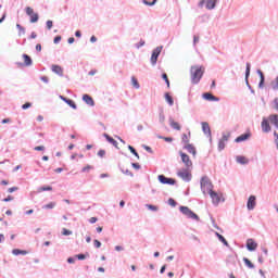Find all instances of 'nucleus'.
<instances>
[{"instance_id":"nucleus-16","label":"nucleus","mask_w":278,"mask_h":278,"mask_svg":"<svg viewBox=\"0 0 278 278\" xmlns=\"http://www.w3.org/2000/svg\"><path fill=\"white\" fill-rule=\"evenodd\" d=\"M247 249H248V251H255V249H257V243L254 242L253 239H248Z\"/></svg>"},{"instance_id":"nucleus-36","label":"nucleus","mask_w":278,"mask_h":278,"mask_svg":"<svg viewBox=\"0 0 278 278\" xmlns=\"http://www.w3.org/2000/svg\"><path fill=\"white\" fill-rule=\"evenodd\" d=\"M55 207V202H50L43 206V210H53Z\"/></svg>"},{"instance_id":"nucleus-48","label":"nucleus","mask_w":278,"mask_h":278,"mask_svg":"<svg viewBox=\"0 0 278 278\" xmlns=\"http://www.w3.org/2000/svg\"><path fill=\"white\" fill-rule=\"evenodd\" d=\"M46 25L48 29H51V27H53V21L51 20L47 21Z\"/></svg>"},{"instance_id":"nucleus-60","label":"nucleus","mask_w":278,"mask_h":278,"mask_svg":"<svg viewBox=\"0 0 278 278\" xmlns=\"http://www.w3.org/2000/svg\"><path fill=\"white\" fill-rule=\"evenodd\" d=\"M199 42V36H193V45H197Z\"/></svg>"},{"instance_id":"nucleus-50","label":"nucleus","mask_w":278,"mask_h":278,"mask_svg":"<svg viewBox=\"0 0 278 278\" xmlns=\"http://www.w3.org/2000/svg\"><path fill=\"white\" fill-rule=\"evenodd\" d=\"M4 203H8L10 201H14V198L12 195H8V198L3 199Z\"/></svg>"},{"instance_id":"nucleus-55","label":"nucleus","mask_w":278,"mask_h":278,"mask_svg":"<svg viewBox=\"0 0 278 278\" xmlns=\"http://www.w3.org/2000/svg\"><path fill=\"white\" fill-rule=\"evenodd\" d=\"M62 40V37L61 36H56L54 38V45H58V42H60Z\"/></svg>"},{"instance_id":"nucleus-44","label":"nucleus","mask_w":278,"mask_h":278,"mask_svg":"<svg viewBox=\"0 0 278 278\" xmlns=\"http://www.w3.org/2000/svg\"><path fill=\"white\" fill-rule=\"evenodd\" d=\"M93 245L96 247V249H101V241L99 240H93Z\"/></svg>"},{"instance_id":"nucleus-15","label":"nucleus","mask_w":278,"mask_h":278,"mask_svg":"<svg viewBox=\"0 0 278 278\" xmlns=\"http://www.w3.org/2000/svg\"><path fill=\"white\" fill-rule=\"evenodd\" d=\"M251 138V131H248L235 139V142H244L245 140H249Z\"/></svg>"},{"instance_id":"nucleus-23","label":"nucleus","mask_w":278,"mask_h":278,"mask_svg":"<svg viewBox=\"0 0 278 278\" xmlns=\"http://www.w3.org/2000/svg\"><path fill=\"white\" fill-rule=\"evenodd\" d=\"M104 137L106 138L108 142H110L111 144H113V147L118 149V142L114 138L110 137V135H104Z\"/></svg>"},{"instance_id":"nucleus-38","label":"nucleus","mask_w":278,"mask_h":278,"mask_svg":"<svg viewBox=\"0 0 278 278\" xmlns=\"http://www.w3.org/2000/svg\"><path fill=\"white\" fill-rule=\"evenodd\" d=\"M157 138L160 140H165V142H173V138L172 137H162V136H157Z\"/></svg>"},{"instance_id":"nucleus-4","label":"nucleus","mask_w":278,"mask_h":278,"mask_svg":"<svg viewBox=\"0 0 278 278\" xmlns=\"http://www.w3.org/2000/svg\"><path fill=\"white\" fill-rule=\"evenodd\" d=\"M177 175H178V177H180V179H182V181H191L192 180V172H190V167L179 169Z\"/></svg>"},{"instance_id":"nucleus-33","label":"nucleus","mask_w":278,"mask_h":278,"mask_svg":"<svg viewBox=\"0 0 278 278\" xmlns=\"http://www.w3.org/2000/svg\"><path fill=\"white\" fill-rule=\"evenodd\" d=\"M273 90H278V76L271 81Z\"/></svg>"},{"instance_id":"nucleus-8","label":"nucleus","mask_w":278,"mask_h":278,"mask_svg":"<svg viewBox=\"0 0 278 278\" xmlns=\"http://www.w3.org/2000/svg\"><path fill=\"white\" fill-rule=\"evenodd\" d=\"M208 194H210V197L212 199V203H214V205H218V203H220V201L223 200V193H218L216 191H212Z\"/></svg>"},{"instance_id":"nucleus-57","label":"nucleus","mask_w":278,"mask_h":278,"mask_svg":"<svg viewBox=\"0 0 278 278\" xmlns=\"http://www.w3.org/2000/svg\"><path fill=\"white\" fill-rule=\"evenodd\" d=\"M76 257H77V260H86V255L85 254H78Z\"/></svg>"},{"instance_id":"nucleus-31","label":"nucleus","mask_w":278,"mask_h":278,"mask_svg":"<svg viewBox=\"0 0 278 278\" xmlns=\"http://www.w3.org/2000/svg\"><path fill=\"white\" fill-rule=\"evenodd\" d=\"M51 190H53V187H51V186L38 188V192H47V191H51Z\"/></svg>"},{"instance_id":"nucleus-45","label":"nucleus","mask_w":278,"mask_h":278,"mask_svg":"<svg viewBox=\"0 0 278 278\" xmlns=\"http://www.w3.org/2000/svg\"><path fill=\"white\" fill-rule=\"evenodd\" d=\"M28 108H31V102H26L22 105V110H28Z\"/></svg>"},{"instance_id":"nucleus-1","label":"nucleus","mask_w":278,"mask_h":278,"mask_svg":"<svg viewBox=\"0 0 278 278\" xmlns=\"http://www.w3.org/2000/svg\"><path fill=\"white\" fill-rule=\"evenodd\" d=\"M270 124L274 125L278 129V114H271L268 118L263 117L261 123L262 131L264 134H268L271 130Z\"/></svg>"},{"instance_id":"nucleus-47","label":"nucleus","mask_w":278,"mask_h":278,"mask_svg":"<svg viewBox=\"0 0 278 278\" xmlns=\"http://www.w3.org/2000/svg\"><path fill=\"white\" fill-rule=\"evenodd\" d=\"M17 29H20V34L25 35V28H23V26H21V24H16Z\"/></svg>"},{"instance_id":"nucleus-64","label":"nucleus","mask_w":278,"mask_h":278,"mask_svg":"<svg viewBox=\"0 0 278 278\" xmlns=\"http://www.w3.org/2000/svg\"><path fill=\"white\" fill-rule=\"evenodd\" d=\"M115 251H123V247L116 245V247H115Z\"/></svg>"},{"instance_id":"nucleus-46","label":"nucleus","mask_w":278,"mask_h":278,"mask_svg":"<svg viewBox=\"0 0 278 278\" xmlns=\"http://www.w3.org/2000/svg\"><path fill=\"white\" fill-rule=\"evenodd\" d=\"M168 204L172 205V207H175L177 205V202L173 198H170L168 200Z\"/></svg>"},{"instance_id":"nucleus-59","label":"nucleus","mask_w":278,"mask_h":278,"mask_svg":"<svg viewBox=\"0 0 278 278\" xmlns=\"http://www.w3.org/2000/svg\"><path fill=\"white\" fill-rule=\"evenodd\" d=\"M36 51H42V45L37 43L36 45Z\"/></svg>"},{"instance_id":"nucleus-30","label":"nucleus","mask_w":278,"mask_h":278,"mask_svg":"<svg viewBox=\"0 0 278 278\" xmlns=\"http://www.w3.org/2000/svg\"><path fill=\"white\" fill-rule=\"evenodd\" d=\"M131 84L134 88H136L137 90L140 88V84L138 83V79L136 78V76L131 77Z\"/></svg>"},{"instance_id":"nucleus-20","label":"nucleus","mask_w":278,"mask_h":278,"mask_svg":"<svg viewBox=\"0 0 278 278\" xmlns=\"http://www.w3.org/2000/svg\"><path fill=\"white\" fill-rule=\"evenodd\" d=\"M83 101H85V103H87V105H94V100L89 94H84Z\"/></svg>"},{"instance_id":"nucleus-42","label":"nucleus","mask_w":278,"mask_h":278,"mask_svg":"<svg viewBox=\"0 0 278 278\" xmlns=\"http://www.w3.org/2000/svg\"><path fill=\"white\" fill-rule=\"evenodd\" d=\"M148 210H151L152 212H157V206L153 204H147Z\"/></svg>"},{"instance_id":"nucleus-9","label":"nucleus","mask_w":278,"mask_h":278,"mask_svg":"<svg viewBox=\"0 0 278 278\" xmlns=\"http://www.w3.org/2000/svg\"><path fill=\"white\" fill-rule=\"evenodd\" d=\"M26 14L30 17V23H38V13H35L30 7L26 8Z\"/></svg>"},{"instance_id":"nucleus-13","label":"nucleus","mask_w":278,"mask_h":278,"mask_svg":"<svg viewBox=\"0 0 278 278\" xmlns=\"http://www.w3.org/2000/svg\"><path fill=\"white\" fill-rule=\"evenodd\" d=\"M51 71L52 73H55V75H59L60 77L64 76V70L60 65H52Z\"/></svg>"},{"instance_id":"nucleus-56","label":"nucleus","mask_w":278,"mask_h":278,"mask_svg":"<svg viewBox=\"0 0 278 278\" xmlns=\"http://www.w3.org/2000/svg\"><path fill=\"white\" fill-rule=\"evenodd\" d=\"M132 168H136V170H140V164L132 163Z\"/></svg>"},{"instance_id":"nucleus-39","label":"nucleus","mask_w":278,"mask_h":278,"mask_svg":"<svg viewBox=\"0 0 278 278\" xmlns=\"http://www.w3.org/2000/svg\"><path fill=\"white\" fill-rule=\"evenodd\" d=\"M229 138H231V134L228 132L226 135H223L220 140L224 141V142H228Z\"/></svg>"},{"instance_id":"nucleus-61","label":"nucleus","mask_w":278,"mask_h":278,"mask_svg":"<svg viewBox=\"0 0 278 278\" xmlns=\"http://www.w3.org/2000/svg\"><path fill=\"white\" fill-rule=\"evenodd\" d=\"M37 121H38L39 123H42V122L45 121V117H43L42 115H39V116L37 117Z\"/></svg>"},{"instance_id":"nucleus-3","label":"nucleus","mask_w":278,"mask_h":278,"mask_svg":"<svg viewBox=\"0 0 278 278\" xmlns=\"http://www.w3.org/2000/svg\"><path fill=\"white\" fill-rule=\"evenodd\" d=\"M201 190L203 194H210L212 191H214V185H212V181L207 176H204L201 178Z\"/></svg>"},{"instance_id":"nucleus-29","label":"nucleus","mask_w":278,"mask_h":278,"mask_svg":"<svg viewBox=\"0 0 278 278\" xmlns=\"http://www.w3.org/2000/svg\"><path fill=\"white\" fill-rule=\"evenodd\" d=\"M216 236H217L218 240H219L220 242H223V244H225V247H228V245H229V243L227 242V239H225V237H223V235H220V233L217 232Z\"/></svg>"},{"instance_id":"nucleus-49","label":"nucleus","mask_w":278,"mask_h":278,"mask_svg":"<svg viewBox=\"0 0 278 278\" xmlns=\"http://www.w3.org/2000/svg\"><path fill=\"white\" fill-rule=\"evenodd\" d=\"M40 79H41V81H43V84H49V77L41 76Z\"/></svg>"},{"instance_id":"nucleus-10","label":"nucleus","mask_w":278,"mask_h":278,"mask_svg":"<svg viewBox=\"0 0 278 278\" xmlns=\"http://www.w3.org/2000/svg\"><path fill=\"white\" fill-rule=\"evenodd\" d=\"M159 181H161L164 185H168V186H175V179L173 178H166V176L164 175H159Z\"/></svg>"},{"instance_id":"nucleus-35","label":"nucleus","mask_w":278,"mask_h":278,"mask_svg":"<svg viewBox=\"0 0 278 278\" xmlns=\"http://www.w3.org/2000/svg\"><path fill=\"white\" fill-rule=\"evenodd\" d=\"M144 5H155L157 3V0H142Z\"/></svg>"},{"instance_id":"nucleus-11","label":"nucleus","mask_w":278,"mask_h":278,"mask_svg":"<svg viewBox=\"0 0 278 278\" xmlns=\"http://www.w3.org/2000/svg\"><path fill=\"white\" fill-rule=\"evenodd\" d=\"M24 63H17V66H31V56L28 54L22 55Z\"/></svg>"},{"instance_id":"nucleus-26","label":"nucleus","mask_w":278,"mask_h":278,"mask_svg":"<svg viewBox=\"0 0 278 278\" xmlns=\"http://www.w3.org/2000/svg\"><path fill=\"white\" fill-rule=\"evenodd\" d=\"M258 75H260V84H258V88H264V73L262 72V70L257 71Z\"/></svg>"},{"instance_id":"nucleus-53","label":"nucleus","mask_w":278,"mask_h":278,"mask_svg":"<svg viewBox=\"0 0 278 278\" xmlns=\"http://www.w3.org/2000/svg\"><path fill=\"white\" fill-rule=\"evenodd\" d=\"M16 190H18V187H11L8 189V192L12 193V192H16Z\"/></svg>"},{"instance_id":"nucleus-7","label":"nucleus","mask_w":278,"mask_h":278,"mask_svg":"<svg viewBox=\"0 0 278 278\" xmlns=\"http://www.w3.org/2000/svg\"><path fill=\"white\" fill-rule=\"evenodd\" d=\"M179 155L181 157L182 164H185L186 168H192V161L190 160V156L184 152H179Z\"/></svg>"},{"instance_id":"nucleus-25","label":"nucleus","mask_w":278,"mask_h":278,"mask_svg":"<svg viewBox=\"0 0 278 278\" xmlns=\"http://www.w3.org/2000/svg\"><path fill=\"white\" fill-rule=\"evenodd\" d=\"M190 136H191L190 132H188V135H186V134L182 135L181 140H182L185 146L190 144Z\"/></svg>"},{"instance_id":"nucleus-41","label":"nucleus","mask_w":278,"mask_h":278,"mask_svg":"<svg viewBox=\"0 0 278 278\" xmlns=\"http://www.w3.org/2000/svg\"><path fill=\"white\" fill-rule=\"evenodd\" d=\"M92 165H87V166H85V167H83V173H89V170H92Z\"/></svg>"},{"instance_id":"nucleus-51","label":"nucleus","mask_w":278,"mask_h":278,"mask_svg":"<svg viewBox=\"0 0 278 278\" xmlns=\"http://www.w3.org/2000/svg\"><path fill=\"white\" fill-rule=\"evenodd\" d=\"M34 149L35 151H45V146H37Z\"/></svg>"},{"instance_id":"nucleus-5","label":"nucleus","mask_w":278,"mask_h":278,"mask_svg":"<svg viewBox=\"0 0 278 278\" xmlns=\"http://www.w3.org/2000/svg\"><path fill=\"white\" fill-rule=\"evenodd\" d=\"M181 214L187 216V218H191L192 220H199V215H197L190 207L188 206H180L179 207Z\"/></svg>"},{"instance_id":"nucleus-28","label":"nucleus","mask_w":278,"mask_h":278,"mask_svg":"<svg viewBox=\"0 0 278 278\" xmlns=\"http://www.w3.org/2000/svg\"><path fill=\"white\" fill-rule=\"evenodd\" d=\"M165 100L168 103V105H174V103H175L170 93H165Z\"/></svg>"},{"instance_id":"nucleus-62","label":"nucleus","mask_w":278,"mask_h":278,"mask_svg":"<svg viewBox=\"0 0 278 278\" xmlns=\"http://www.w3.org/2000/svg\"><path fill=\"white\" fill-rule=\"evenodd\" d=\"M165 271H166V265H163V266L161 267V275H164Z\"/></svg>"},{"instance_id":"nucleus-27","label":"nucleus","mask_w":278,"mask_h":278,"mask_svg":"<svg viewBox=\"0 0 278 278\" xmlns=\"http://www.w3.org/2000/svg\"><path fill=\"white\" fill-rule=\"evenodd\" d=\"M13 255H27V251L25 250H18V249H14L12 251Z\"/></svg>"},{"instance_id":"nucleus-22","label":"nucleus","mask_w":278,"mask_h":278,"mask_svg":"<svg viewBox=\"0 0 278 278\" xmlns=\"http://www.w3.org/2000/svg\"><path fill=\"white\" fill-rule=\"evenodd\" d=\"M218 0H207L206 10H214Z\"/></svg>"},{"instance_id":"nucleus-18","label":"nucleus","mask_w":278,"mask_h":278,"mask_svg":"<svg viewBox=\"0 0 278 278\" xmlns=\"http://www.w3.org/2000/svg\"><path fill=\"white\" fill-rule=\"evenodd\" d=\"M169 125L173 129H176V131H181V125L178 122H175V119L169 118Z\"/></svg>"},{"instance_id":"nucleus-52","label":"nucleus","mask_w":278,"mask_h":278,"mask_svg":"<svg viewBox=\"0 0 278 278\" xmlns=\"http://www.w3.org/2000/svg\"><path fill=\"white\" fill-rule=\"evenodd\" d=\"M98 155H99V157H104L105 156V150H99Z\"/></svg>"},{"instance_id":"nucleus-54","label":"nucleus","mask_w":278,"mask_h":278,"mask_svg":"<svg viewBox=\"0 0 278 278\" xmlns=\"http://www.w3.org/2000/svg\"><path fill=\"white\" fill-rule=\"evenodd\" d=\"M274 108H275V110H277V112H278V98H276V99L274 100Z\"/></svg>"},{"instance_id":"nucleus-12","label":"nucleus","mask_w":278,"mask_h":278,"mask_svg":"<svg viewBox=\"0 0 278 278\" xmlns=\"http://www.w3.org/2000/svg\"><path fill=\"white\" fill-rule=\"evenodd\" d=\"M255 205H257L255 195H251L248 200L247 207L248 210H255Z\"/></svg>"},{"instance_id":"nucleus-63","label":"nucleus","mask_w":278,"mask_h":278,"mask_svg":"<svg viewBox=\"0 0 278 278\" xmlns=\"http://www.w3.org/2000/svg\"><path fill=\"white\" fill-rule=\"evenodd\" d=\"M10 182L8 180H2L1 186H8Z\"/></svg>"},{"instance_id":"nucleus-58","label":"nucleus","mask_w":278,"mask_h":278,"mask_svg":"<svg viewBox=\"0 0 278 278\" xmlns=\"http://www.w3.org/2000/svg\"><path fill=\"white\" fill-rule=\"evenodd\" d=\"M97 217H91L90 219H89V223H91V225H94V223H97Z\"/></svg>"},{"instance_id":"nucleus-40","label":"nucleus","mask_w":278,"mask_h":278,"mask_svg":"<svg viewBox=\"0 0 278 278\" xmlns=\"http://www.w3.org/2000/svg\"><path fill=\"white\" fill-rule=\"evenodd\" d=\"M73 235V231L66 229V228H63L62 230V236H72Z\"/></svg>"},{"instance_id":"nucleus-14","label":"nucleus","mask_w":278,"mask_h":278,"mask_svg":"<svg viewBox=\"0 0 278 278\" xmlns=\"http://www.w3.org/2000/svg\"><path fill=\"white\" fill-rule=\"evenodd\" d=\"M60 100L64 101V103H67V105H70V108H73V110H77V104H75V101L68 98H64V96H60Z\"/></svg>"},{"instance_id":"nucleus-2","label":"nucleus","mask_w":278,"mask_h":278,"mask_svg":"<svg viewBox=\"0 0 278 278\" xmlns=\"http://www.w3.org/2000/svg\"><path fill=\"white\" fill-rule=\"evenodd\" d=\"M205 73V67L200 65L191 66L190 75H191V83L192 84H199L201 81V78L203 77Z\"/></svg>"},{"instance_id":"nucleus-19","label":"nucleus","mask_w":278,"mask_h":278,"mask_svg":"<svg viewBox=\"0 0 278 278\" xmlns=\"http://www.w3.org/2000/svg\"><path fill=\"white\" fill-rule=\"evenodd\" d=\"M184 149L188 151V153H192L193 156L197 155V148H194L191 143H187Z\"/></svg>"},{"instance_id":"nucleus-24","label":"nucleus","mask_w":278,"mask_h":278,"mask_svg":"<svg viewBox=\"0 0 278 278\" xmlns=\"http://www.w3.org/2000/svg\"><path fill=\"white\" fill-rule=\"evenodd\" d=\"M238 164H249V159L247 156L239 155L236 157Z\"/></svg>"},{"instance_id":"nucleus-21","label":"nucleus","mask_w":278,"mask_h":278,"mask_svg":"<svg viewBox=\"0 0 278 278\" xmlns=\"http://www.w3.org/2000/svg\"><path fill=\"white\" fill-rule=\"evenodd\" d=\"M203 99H205L206 101H218V98L210 92L203 93Z\"/></svg>"},{"instance_id":"nucleus-32","label":"nucleus","mask_w":278,"mask_h":278,"mask_svg":"<svg viewBox=\"0 0 278 278\" xmlns=\"http://www.w3.org/2000/svg\"><path fill=\"white\" fill-rule=\"evenodd\" d=\"M250 75H251V63H247L245 79H249Z\"/></svg>"},{"instance_id":"nucleus-17","label":"nucleus","mask_w":278,"mask_h":278,"mask_svg":"<svg viewBox=\"0 0 278 278\" xmlns=\"http://www.w3.org/2000/svg\"><path fill=\"white\" fill-rule=\"evenodd\" d=\"M202 130L206 136H212V129L210 128V124L207 122H202Z\"/></svg>"},{"instance_id":"nucleus-34","label":"nucleus","mask_w":278,"mask_h":278,"mask_svg":"<svg viewBox=\"0 0 278 278\" xmlns=\"http://www.w3.org/2000/svg\"><path fill=\"white\" fill-rule=\"evenodd\" d=\"M244 264L248 266V268H255V265L251 263L249 258H243Z\"/></svg>"},{"instance_id":"nucleus-43","label":"nucleus","mask_w":278,"mask_h":278,"mask_svg":"<svg viewBox=\"0 0 278 278\" xmlns=\"http://www.w3.org/2000/svg\"><path fill=\"white\" fill-rule=\"evenodd\" d=\"M225 142H226V141H223L222 139L219 140V142H218V149H219V151H223V149H225Z\"/></svg>"},{"instance_id":"nucleus-37","label":"nucleus","mask_w":278,"mask_h":278,"mask_svg":"<svg viewBox=\"0 0 278 278\" xmlns=\"http://www.w3.org/2000/svg\"><path fill=\"white\" fill-rule=\"evenodd\" d=\"M128 149H129L130 152H132L135 154L137 160H140V155L138 154V152L136 151V149L134 147L128 146Z\"/></svg>"},{"instance_id":"nucleus-6","label":"nucleus","mask_w":278,"mask_h":278,"mask_svg":"<svg viewBox=\"0 0 278 278\" xmlns=\"http://www.w3.org/2000/svg\"><path fill=\"white\" fill-rule=\"evenodd\" d=\"M162 49H163V47L160 46L153 50L152 55H151V64L153 66H155V64H157V58H160V53H162Z\"/></svg>"}]
</instances>
